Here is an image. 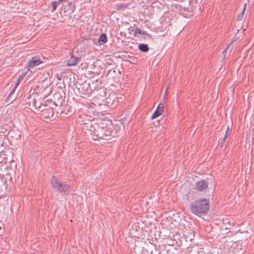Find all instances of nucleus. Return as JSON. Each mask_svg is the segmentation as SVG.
<instances>
[{"mask_svg": "<svg viewBox=\"0 0 254 254\" xmlns=\"http://www.w3.org/2000/svg\"><path fill=\"white\" fill-rule=\"evenodd\" d=\"M143 31H142L140 29H139V28H136L135 30V33H134V34H136L137 33L138 34H142V32Z\"/></svg>", "mask_w": 254, "mask_h": 254, "instance_id": "4be33fe9", "label": "nucleus"}, {"mask_svg": "<svg viewBox=\"0 0 254 254\" xmlns=\"http://www.w3.org/2000/svg\"><path fill=\"white\" fill-rule=\"evenodd\" d=\"M107 38L105 33H102L99 38L98 42L101 45H103L107 42Z\"/></svg>", "mask_w": 254, "mask_h": 254, "instance_id": "9b49d317", "label": "nucleus"}, {"mask_svg": "<svg viewBox=\"0 0 254 254\" xmlns=\"http://www.w3.org/2000/svg\"><path fill=\"white\" fill-rule=\"evenodd\" d=\"M223 222L224 225H226L225 229H230V227L231 226V222L230 220L228 218H226L225 219H223Z\"/></svg>", "mask_w": 254, "mask_h": 254, "instance_id": "4468645a", "label": "nucleus"}, {"mask_svg": "<svg viewBox=\"0 0 254 254\" xmlns=\"http://www.w3.org/2000/svg\"><path fill=\"white\" fill-rule=\"evenodd\" d=\"M32 104L35 107H37V106L36 105V100L35 99H33L32 100Z\"/></svg>", "mask_w": 254, "mask_h": 254, "instance_id": "5701e85b", "label": "nucleus"}, {"mask_svg": "<svg viewBox=\"0 0 254 254\" xmlns=\"http://www.w3.org/2000/svg\"><path fill=\"white\" fill-rule=\"evenodd\" d=\"M141 35L144 36V39H151L152 38L151 36L146 31H143Z\"/></svg>", "mask_w": 254, "mask_h": 254, "instance_id": "412c9836", "label": "nucleus"}, {"mask_svg": "<svg viewBox=\"0 0 254 254\" xmlns=\"http://www.w3.org/2000/svg\"><path fill=\"white\" fill-rule=\"evenodd\" d=\"M61 3V2H59V0L58 1H53L51 3L53 9L52 11L54 12L56 10L57 8L58 5Z\"/></svg>", "mask_w": 254, "mask_h": 254, "instance_id": "6ab92c4d", "label": "nucleus"}, {"mask_svg": "<svg viewBox=\"0 0 254 254\" xmlns=\"http://www.w3.org/2000/svg\"><path fill=\"white\" fill-rule=\"evenodd\" d=\"M138 49L142 52H147L149 50L148 45L145 44H139L138 46Z\"/></svg>", "mask_w": 254, "mask_h": 254, "instance_id": "9d476101", "label": "nucleus"}, {"mask_svg": "<svg viewBox=\"0 0 254 254\" xmlns=\"http://www.w3.org/2000/svg\"><path fill=\"white\" fill-rule=\"evenodd\" d=\"M229 130V126H228L227 128V129L226 130V132H225V134H226V137H227V136L228 135Z\"/></svg>", "mask_w": 254, "mask_h": 254, "instance_id": "b1692460", "label": "nucleus"}, {"mask_svg": "<svg viewBox=\"0 0 254 254\" xmlns=\"http://www.w3.org/2000/svg\"><path fill=\"white\" fill-rule=\"evenodd\" d=\"M81 56L75 57L71 55L70 58L66 61V65L68 66L76 65L81 61Z\"/></svg>", "mask_w": 254, "mask_h": 254, "instance_id": "0eeeda50", "label": "nucleus"}, {"mask_svg": "<svg viewBox=\"0 0 254 254\" xmlns=\"http://www.w3.org/2000/svg\"><path fill=\"white\" fill-rule=\"evenodd\" d=\"M208 187V183L206 181L201 180L197 181L194 185V189L199 191H205Z\"/></svg>", "mask_w": 254, "mask_h": 254, "instance_id": "20e7f679", "label": "nucleus"}, {"mask_svg": "<svg viewBox=\"0 0 254 254\" xmlns=\"http://www.w3.org/2000/svg\"><path fill=\"white\" fill-rule=\"evenodd\" d=\"M103 94H104V95H105V91H103Z\"/></svg>", "mask_w": 254, "mask_h": 254, "instance_id": "a878e982", "label": "nucleus"}, {"mask_svg": "<svg viewBox=\"0 0 254 254\" xmlns=\"http://www.w3.org/2000/svg\"><path fill=\"white\" fill-rule=\"evenodd\" d=\"M165 105L163 103H160L157 109L151 116V119H154L162 114V112L163 111Z\"/></svg>", "mask_w": 254, "mask_h": 254, "instance_id": "6e6552de", "label": "nucleus"}, {"mask_svg": "<svg viewBox=\"0 0 254 254\" xmlns=\"http://www.w3.org/2000/svg\"><path fill=\"white\" fill-rule=\"evenodd\" d=\"M25 75H26V73L22 74H21L20 75H19L18 78L17 80V82H16V83H15V85L16 87H17V86L21 82V81L22 80V79H23V78L25 76Z\"/></svg>", "mask_w": 254, "mask_h": 254, "instance_id": "a211bd4d", "label": "nucleus"}, {"mask_svg": "<svg viewBox=\"0 0 254 254\" xmlns=\"http://www.w3.org/2000/svg\"><path fill=\"white\" fill-rule=\"evenodd\" d=\"M29 105L30 106L31 102H29Z\"/></svg>", "mask_w": 254, "mask_h": 254, "instance_id": "bb28decb", "label": "nucleus"}, {"mask_svg": "<svg viewBox=\"0 0 254 254\" xmlns=\"http://www.w3.org/2000/svg\"><path fill=\"white\" fill-rule=\"evenodd\" d=\"M226 134H225L224 137L222 139L221 142L220 143V147L222 148H225L226 147Z\"/></svg>", "mask_w": 254, "mask_h": 254, "instance_id": "aec40b11", "label": "nucleus"}, {"mask_svg": "<svg viewBox=\"0 0 254 254\" xmlns=\"http://www.w3.org/2000/svg\"><path fill=\"white\" fill-rule=\"evenodd\" d=\"M0 228L1 229V227H0Z\"/></svg>", "mask_w": 254, "mask_h": 254, "instance_id": "c85d7f7f", "label": "nucleus"}, {"mask_svg": "<svg viewBox=\"0 0 254 254\" xmlns=\"http://www.w3.org/2000/svg\"><path fill=\"white\" fill-rule=\"evenodd\" d=\"M127 4L120 3L117 5L116 9L118 10H124L127 7Z\"/></svg>", "mask_w": 254, "mask_h": 254, "instance_id": "dca6fc26", "label": "nucleus"}, {"mask_svg": "<svg viewBox=\"0 0 254 254\" xmlns=\"http://www.w3.org/2000/svg\"><path fill=\"white\" fill-rule=\"evenodd\" d=\"M43 62L41 59L37 56L33 57L27 63V67L28 68H33L36 66H37L43 63Z\"/></svg>", "mask_w": 254, "mask_h": 254, "instance_id": "39448f33", "label": "nucleus"}, {"mask_svg": "<svg viewBox=\"0 0 254 254\" xmlns=\"http://www.w3.org/2000/svg\"><path fill=\"white\" fill-rule=\"evenodd\" d=\"M51 185L53 188L56 189L60 193H64L68 191L69 186L65 183H61L59 180L53 176L51 181Z\"/></svg>", "mask_w": 254, "mask_h": 254, "instance_id": "f03ea898", "label": "nucleus"}, {"mask_svg": "<svg viewBox=\"0 0 254 254\" xmlns=\"http://www.w3.org/2000/svg\"><path fill=\"white\" fill-rule=\"evenodd\" d=\"M236 41V40H233L231 41V42L227 46L226 48L222 52V54L223 55V60H224L226 59V55L227 51L229 49L231 45L234 42Z\"/></svg>", "mask_w": 254, "mask_h": 254, "instance_id": "ddd939ff", "label": "nucleus"}, {"mask_svg": "<svg viewBox=\"0 0 254 254\" xmlns=\"http://www.w3.org/2000/svg\"><path fill=\"white\" fill-rule=\"evenodd\" d=\"M68 9L73 12L75 9V4L74 1H70L68 3Z\"/></svg>", "mask_w": 254, "mask_h": 254, "instance_id": "2eb2a0df", "label": "nucleus"}, {"mask_svg": "<svg viewBox=\"0 0 254 254\" xmlns=\"http://www.w3.org/2000/svg\"><path fill=\"white\" fill-rule=\"evenodd\" d=\"M0 228L1 229V227H0Z\"/></svg>", "mask_w": 254, "mask_h": 254, "instance_id": "cd10ccee", "label": "nucleus"}, {"mask_svg": "<svg viewBox=\"0 0 254 254\" xmlns=\"http://www.w3.org/2000/svg\"><path fill=\"white\" fill-rule=\"evenodd\" d=\"M209 200L206 198L196 199L191 202L189 206L190 211L198 216L206 214L210 207Z\"/></svg>", "mask_w": 254, "mask_h": 254, "instance_id": "f257e3e1", "label": "nucleus"}, {"mask_svg": "<svg viewBox=\"0 0 254 254\" xmlns=\"http://www.w3.org/2000/svg\"><path fill=\"white\" fill-rule=\"evenodd\" d=\"M17 87H16L15 86H14V87L13 88V89L11 91V92H10V93L9 94L8 97L6 98L5 101L6 102H10V103L12 102L14 99H10V97L11 96V95L14 93V92H15V89Z\"/></svg>", "mask_w": 254, "mask_h": 254, "instance_id": "f8f14e48", "label": "nucleus"}, {"mask_svg": "<svg viewBox=\"0 0 254 254\" xmlns=\"http://www.w3.org/2000/svg\"><path fill=\"white\" fill-rule=\"evenodd\" d=\"M246 4H245L244 7L241 14H239L237 16V20L238 21H242L243 18V14L245 10Z\"/></svg>", "mask_w": 254, "mask_h": 254, "instance_id": "f3484780", "label": "nucleus"}, {"mask_svg": "<svg viewBox=\"0 0 254 254\" xmlns=\"http://www.w3.org/2000/svg\"><path fill=\"white\" fill-rule=\"evenodd\" d=\"M103 127V134L104 136H106L105 137H107V138H105V140H111L112 138H114L117 136V132L116 130H114L112 129V127L110 126H105Z\"/></svg>", "mask_w": 254, "mask_h": 254, "instance_id": "7ed1b4c3", "label": "nucleus"}, {"mask_svg": "<svg viewBox=\"0 0 254 254\" xmlns=\"http://www.w3.org/2000/svg\"><path fill=\"white\" fill-rule=\"evenodd\" d=\"M43 115H47L46 118H50V116L52 117L54 115V111L52 108L47 109L43 111Z\"/></svg>", "mask_w": 254, "mask_h": 254, "instance_id": "1a4fd4ad", "label": "nucleus"}, {"mask_svg": "<svg viewBox=\"0 0 254 254\" xmlns=\"http://www.w3.org/2000/svg\"><path fill=\"white\" fill-rule=\"evenodd\" d=\"M90 131L92 132V134L94 136H96V138H93V139L96 140V139L101 138L103 139H105V138H107V137H105L106 136H104L103 132V127H98V128H95L94 130L92 129L91 128L89 129Z\"/></svg>", "mask_w": 254, "mask_h": 254, "instance_id": "423d86ee", "label": "nucleus"}, {"mask_svg": "<svg viewBox=\"0 0 254 254\" xmlns=\"http://www.w3.org/2000/svg\"><path fill=\"white\" fill-rule=\"evenodd\" d=\"M64 0H59V2H62V1H64Z\"/></svg>", "mask_w": 254, "mask_h": 254, "instance_id": "393cba45", "label": "nucleus"}]
</instances>
